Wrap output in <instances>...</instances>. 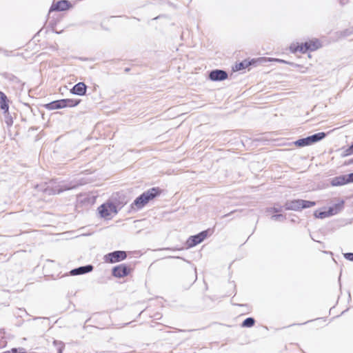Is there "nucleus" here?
Wrapping results in <instances>:
<instances>
[{
  "label": "nucleus",
  "instance_id": "obj_1",
  "mask_svg": "<svg viewBox=\"0 0 353 353\" xmlns=\"http://www.w3.org/2000/svg\"><path fill=\"white\" fill-rule=\"evenodd\" d=\"M162 190L159 187H152L138 196L130 205L132 209L140 210L150 201L159 196Z\"/></svg>",
  "mask_w": 353,
  "mask_h": 353
},
{
  "label": "nucleus",
  "instance_id": "obj_2",
  "mask_svg": "<svg viewBox=\"0 0 353 353\" xmlns=\"http://www.w3.org/2000/svg\"><path fill=\"white\" fill-rule=\"evenodd\" d=\"M54 182L52 181L48 183H44L41 185H37L36 189L39 192H43L47 195H54L62 193L64 191L70 190L76 188V185H72V183H64L54 185Z\"/></svg>",
  "mask_w": 353,
  "mask_h": 353
},
{
  "label": "nucleus",
  "instance_id": "obj_3",
  "mask_svg": "<svg viewBox=\"0 0 353 353\" xmlns=\"http://www.w3.org/2000/svg\"><path fill=\"white\" fill-rule=\"evenodd\" d=\"M321 46L322 45L319 39L314 38L305 41V42L293 43L290 46L289 49L292 53L299 52L305 54L307 52L315 51L319 49Z\"/></svg>",
  "mask_w": 353,
  "mask_h": 353
},
{
  "label": "nucleus",
  "instance_id": "obj_4",
  "mask_svg": "<svg viewBox=\"0 0 353 353\" xmlns=\"http://www.w3.org/2000/svg\"><path fill=\"white\" fill-rule=\"evenodd\" d=\"M327 133L321 132L307 136L306 137L299 139L293 142V144L298 148H303L311 145L321 141L325 138Z\"/></svg>",
  "mask_w": 353,
  "mask_h": 353
},
{
  "label": "nucleus",
  "instance_id": "obj_5",
  "mask_svg": "<svg viewBox=\"0 0 353 353\" xmlns=\"http://www.w3.org/2000/svg\"><path fill=\"white\" fill-rule=\"evenodd\" d=\"M214 232L213 228H208L203 230L196 234L190 236L186 241L187 248H193L203 242L208 236L212 235Z\"/></svg>",
  "mask_w": 353,
  "mask_h": 353
},
{
  "label": "nucleus",
  "instance_id": "obj_6",
  "mask_svg": "<svg viewBox=\"0 0 353 353\" xmlns=\"http://www.w3.org/2000/svg\"><path fill=\"white\" fill-rule=\"evenodd\" d=\"M100 217L110 220L112 219V214H117L119 212L117 205L113 202H105L97 208Z\"/></svg>",
  "mask_w": 353,
  "mask_h": 353
},
{
  "label": "nucleus",
  "instance_id": "obj_7",
  "mask_svg": "<svg viewBox=\"0 0 353 353\" xmlns=\"http://www.w3.org/2000/svg\"><path fill=\"white\" fill-rule=\"evenodd\" d=\"M127 256V252L125 251L115 250L105 254L103 260L105 263H115L125 260Z\"/></svg>",
  "mask_w": 353,
  "mask_h": 353
},
{
  "label": "nucleus",
  "instance_id": "obj_8",
  "mask_svg": "<svg viewBox=\"0 0 353 353\" xmlns=\"http://www.w3.org/2000/svg\"><path fill=\"white\" fill-rule=\"evenodd\" d=\"M111 272L114 277L121 279L129 275L132 272V268L126 263H121L114 266Z\"/></svg>",
  "mask_w": 353,
  "mask_h": 353
},
{
  "label": "nucleus",
  "instance_id": "obj_9",
  "mask_svg": "<svg viewBox=\"0 0 353 353\" xmlns=\"http://www.w3.org/2000/svg\"><path fill=\"white\" fill-rule=\"evenodd\" d=\"M228 77V72L221 69H214L208 72V79L211 81L217 82L227 79Z\"/></svg>",
  "mask_w": 353,
  "mask_h": 353
},
{
  "label": "nucleus",
  "instance_id": "obj_10",
  "mask_svg": "<svg viewBox=\"0 0 353 353\" xmlns=\"http://www.w3.org/2000/svg\"><path fill=\"white\" fill-rule=\"evenodd\" d=\"M72 7L71 2L68 0H59L57 1L55 3H53L50 9L49 12L57 11L61 12L69 10Z\"/></svg>",
  "mask_w": 353,
  "mask_h": 353
},
{
  "label": "nucleus",
  "instance_id": "obj_11",
  "mask_svg": "<svg viewBox=\"0 0 353 353\" xmlns=\"http://www.w3.org/2000/svg\"><path fill=\"white\" fill-rule=\"evenodd\" d=\"M94 269V266L91 264L79 266L74 268L70 271V274L72 276L83 275L91 272Z\"/></svg>",
  "mask_w": 353,
  "mask_h": 353
},
{
  "label": "nucleus",
  "instance_id": "obj_12",
  "mask_svg": "<svg viewBox=\"0 0 353 353\" xmlns=\"http://www.w3.org/2000/svg\"><path fill=\"white\" fill-rule=\"evenodd\" d=\"M87 88L88 87L84 82H79L73 85L70 90V92L72 94L82 97L86 94Z\"/></svg>",
  "mask_w": 353,
  "mask_h": 353
},
{
  "label": "nucleus",
  "instance_id": "obj_13",
  "mask_svg": "<svg viewBox=\"0 0 353 353\" xmlns=\"http://www.w3.org/2000/svg\"><path fill=\"white\" fill-rule=\"evenodd\" d=\"M345 207V201L340 199L338 203L333 204L327 208L330 216L336 215L341 212Z\"/></svg>",
  "mask_w": 353,
  "mask_h": 353
},
{
  "label": "nucleus",
  "instance_id": "obj_14",
  "mask_svg": "<svg viewBox=\"0 0 353 353\" xmlns=\"http://www.w3.org/2000/svg\"><path fill=\"white\" fill-rule=\"evenodd\" d=\"M349 183L347 174H342L331 179L330 185L333 187L341 186Z\"/></svg>",
  "mask_w": 353,
  "mask_h": 353
},
{
  "label": "nucleus",
  "instance_id": "obj_15",
  "mask_svg": "<svg viewBox=\"0 0 353 353\" xmlns=\"http://www.w3.org/2000/svg\"><path fill=\"white\" fill-rule=\"evenodd\" d=\"M284 210L300 211V199L287 201L284 204Z\"/></svg>",
  "mask_w": 353,
  "mask_h": 353
},
{
  "label": "nucleus",
  "instance_id": "obj_16",
  "mask_svg": "<svg viewBox=\"0 0 353 353\" xmlns=\"http://www.w3.org/2000/svg\"><path fill=\"white\" fill-rule=\"evenodd\" d=\"M43 107L48 110H54L64 108L62 99L52 101L43 105Z\"/></svg>",
  "mask_w": 353,
  "mask_h": 353
},
{
  "label": "nucleus",
  "instance_id": "obj_17",
  "mask_svg": "<svg viewBox=\"0 0 353 353\" xmlns=\"http://www.w3.org/2000/svg\"><path fill=\"white\" fill-rule=\"evenodd\" d=\"M0 109L3 112H6L9 110V99L6 94L0 90Z\"/></svg>",
  "mask_w": 353,
  "mask_h": 353
},
{
  "label": "nucleus",
  "instance_id": "obj_18",
  "mask_svg": "<svg viewBox=\"0 0 353 353\" xmlns=\"http://www.w3.org/2000/svg\"><path fill=\"white\" fill-rule=\"evenodd\" d=\"M81 101V100L79 99H62V102L64 108L76 107L80 103Z\"/></svg>",
  "mask_w": 353,
  "mask_h": 353
},
{
  "label": "nucleus",
  "instance_id": "obj_19",
  "mask_svg": "<svg viewBox=\"0 0 353 353\" xmlns=\"http://www.w3.org/2000/svg\"><path fill=\"white\" fill-rule=\"evenodd\" d=\"M314 216L316 219H323L325 218L330 216L328 214L327 210L325 208H319L314 212Z\"/></svg>",
  "mask_w": 353,
  "mask_h": 353
},
{
  "label": "nucleus",
  "instance_id": "obj_20",
  "mask_svg": "<svg viewBox=\"0 0 353 353\" xmlns=\"http://www.w3.org/2000/svg\"><path fill=\"white\" fill-rule=\"evenodd\" d=\"M2 76L4 79H6L12 83H17V84H21L22 85H23L25 84L24 83H21V81L17 77H16L15 75H14L11 73L4 72L2 74Z\"/></svg>",
  "mask_w": 353,
  "mask_h": 353
},
{
  "label": "nucleus",
  "instance_id": "obj_21",
  "mask_svg": "<svg viewBox=\"0 0 353 353\" xmlns=\"http://www.w3.org/2000/svg\"><path fill=\"white\" fill-rule=\"evenodd\" d=\"M247 59L243 60L239 63H236L235 65L232 67V70L234 72L240 71L244 70L245 68H248Z\"/></svg>",
  "mask_w": 353,
  "mask_h": 353
},
{
  "label": "nucleus",
  "instance_id": "obj_22",
  "mask_svg": "<svg viewBox=\"0 0 353 353\" xmlns=\"http://www.w3.org/2000/svg\"><path fill=\"white\" fill-rule=\"evenodd\" d=\"M265 61H266V59H265V58H263V57H260V58H256V59L254 58V59H247V62H249L248 63V68L255 67L259 63H263Z\"/></svg>",
  "mask_w": 353,
  "mask_h": 353
},
{
  "label": "nucleus",
  "instance_id": "obj_23",
  "mask_svg": "<svg viewBox=\"0 0 353 353\" xmlns=\"http://www.w3.org/2000/svg\"><path fill=\"white\" fill-rule=\"evenodd\" d=\"M256 321L253 317H248L244 319L241 323V327H248L250 328L254 325Z\"/></svg>",
  "mask_w": 353,
  "mask_h": 353
},
{
  "label": "nucleus",
  "instance_id": "obj_24",
  "mask_svg": "<svg viewBox=\"0 0 353 353\" xmlns=\"http://www.w3.org/2000/svg\"><path fill=\"white\" fill-rule=\"evenodd\" d=\"M316 205V202L313 201H307L300 199V210L303 209L310 208Z\"/></svg>",
  "mask_w": 353,
  "mask_h": 353
},
{
  "label": "nucleus",
  "instance_id": "obj_25",
  "mask_svg": "<svg viewBox=\"0 0 353 353\" xmlns=\"http://www.w3.org/2000/svg\"><path fill=\"white\" fill-rule=\"evenodd\" d=\"M339 37H347L353 34V26L337 32Z\"/></svg>",
  "mask_w": 353,
  "mask_h": 353
},
{
  "label": "nucleus",
  "instance_id": "obj_26",
  "mask_svg": "<svg viewBox=\"0 0 353 353\" xmlns=\"http://www.w3.org/2000/svg\"><path fill=\"white\" fill-rule=\"evenodd\" d=\"M341 150H343L341 154V157H346L353 154V142L347 148H342Z\"/></svg>",
  "mask_w": 353,
  "mask_h": 353
},
{
  "label": "nucleus",
  "instance_id": "obj_27",
  "mask_svg": "<svg viewBox=\"0 0 353 353\" xmlns=\"http://www.w3.org/2000/svg\"><path fill=\"white\" fill-rule=\"evenodd\" d=\"M4 115V121L6 125L10 127L12 126L13 124V119L11 114L9 112V110L6 112H3Z\"/></svg>",
  "mask_w": 353,
  "mask_h": 353
},
{
  "label": "nucleus",
  "instance_id": "obj_28",
  "mask_svg": "<svg viewBox=\"0 0 353 353\" xmlns=\"http://www.w3.org/2000/svg\"><path fill=\"white\" fill-rule=\"evenodd\" d=\"M284 209V205H281L278 203L274 204L272 208H268L267 212H274L275 214L279 213L283 211Z\"/></svg>",
  "mask_w": 353,
  "mask_h": 353
},
{
  "label": "nucleus",
  "instance_id": "obj_29",
  "mask_svg": "<svg viewBox=\"0 0 353 353\" xmlns=\"http://www.w3.org/2000/svg\"><path fill=\"white\" fill-rule=\"evenodd\" d=\"M53 346L57 349V353H62L65 347V344L62 341L54 340Z\"/></svg>",
  "mask_w": 353,
  "mask_h": 353
},
{
  "label": "nucleus",
  "instance_id": "obj_30",
  "mask_svg": "<svg viewBox=\"0 0 353 353\" xmlns=\"http://www.w3.org/2000/svg\"><path fill=\"white\" fill-rule=\"evenodd\" d=\"M271 219H272L274 221H278L283 222L286 219V216L284 214H282L277 213V214H274L272 215Z\"/></svg>",
  "mask_w": 353,
  "mask_h": 353
},
{
  "label": "nucleus",
  "instance_id": "obj_31",
  "mask_svg": "<svg viewBox=\"0 0 353 353\" xmlns=\"http://www.w3.org/2000/svg\"><path fill=\"white\" fill-rule=\"evenodd\" d=\"M1 353H26V352L24 350V348H22V347L21 348L13 347L10 350L4 351Z\"/></svg>",
  "mask_w": 353,
  "mask_h": 353
},
{
  "label": "nucleus",
  "instance_id": "obj_32",
  "mask_svg": "<svg viewBox=\"0 0 353 353\" xmlns=\"http://www.w3.org/2000/svg\"><path fill=\"white\" fill-rule=\"evenodd\" d=\"M343 256L345 259L353 261V252H346L343 254Z\"/></svg>",
  "mask_w": 353,
  "mask_h": 353
},
{
  "label": "nucleus",
  "instance_id": "obj_33",
  "mask_svg": "<svg viewBox=\"0 0 353 353\" xmlns=\"http://www.w3.org/2000/svg\"><path fill=\"white\" fill-rule=\"evenodd\" d=\"M275 61H277V62H279V63H286V64H288V65H290L299 66V65L295 64V63H294L292 62H289V61H285V60H283V59H275Z\"/></svg>",
  "mask_w": 353,
  "mask_h": 353
},
{
  "label": "nucleus",
  "instance_id": "obj_34",
  "mask_svg": "<svg viewBox=\"0 0 353 353\" xmlns=\"http://www.w3.org/2000/svg\"><path fill=\"white\" fill-rule=\"evenodd\" d=\"M347 176L348 178L349 183H353V172L350 174H347Z\"/></svg>",
  "mask_w": 353,
  "mask_h": 353
},
{
  "label": "nucleus",
  "instance_id": "obj_35",
  "mask_svg": "<svg viewBox=\"0 0 353 353\" xmlns=\"http://www.w3.org/2000/svg\"><path fill=\"white\" fill-rule=\"evenodd\" d=\"M183 248H164V250H181Z\"/></svg>",
  "mask_w": 353,
  "mask_h": 353
},
{
  "label": "nucleus",
  "instance_id": "obj_36",
  "mask_svg": "<svg viewBox=\"0 0 353 353\" xmlns=\"http://www.w3.org/2000/svg\"><path fill=\"white\" fill-rule=\"evenodd\" d=\"M236 211L234 210V211H232L230 212V213H228V214H224L222 217L224 218V217H228V216H230L231 214H232L233 213H234Z\"/></svg>",
  "mask_w": 353,
  "mask_h": 353
},
{
  "label": "nucleus",
  "instance_id": "obj_37",
  "mask_svg": "<svg viewBox=\"0 0 353 353\" xmlns=\"http://www.w3.org/2000/svg\"><path fill=\"white\" fill-rule=\"evenodd\" d=\"M168 258H170V259H174V258H175V259H182V260H183V261H186V260H185L184 258L181 257V256H168Z\"/></svg>",
  "mask_w": 353,
  "mask_h": 353
},
{
  "label": "nucleus",
  "instance_id": "obj_38",
  "mask_svg": "<svg viewBox=\"0 0 353 353\" xmlns=\"http://www.w3.org/2000/svg\"><path fill=\"white\" fill-rule=\"evenodd\" d=\"M130 70V68H125L124 69V71H125V72H128Z\"/></svg>",
  "mask_w": 353,
  "mask_h": 353
},
{
  "label": "nucleus",
  "instance_id": "obj_39",
  "mask_svg": "<svg viewBox=\"0 0 353 353\" xmlns=\"http://www.w3.org/2000/svg\"><path fill=\"white\" fill-rule=\"evenodd\" d=\"M4 54H5V55H6V56H9V53H8V51H6H6H4Z\"/></svg>",
  "mask_w": 353,
  "mask_h": 353
},
{
  "label": "nucleus",
  "instance_id": "obj_40",
  "mask_svg": "<svg viewBox=\"0 0 353 353\" xmlns=\"http://www.w3.org/2000/svg\"><path fill=\"white\" fill-rule=\"evenodd\" d=\"M310 321H307L306 322H304L303 324H306L307 323L310 322ZM300 325H303V323H301Z\"/></svg>",
  "mask_w": 353,
  "mask_h": 353
},
{
  "label": "nucleus",
  "instance_id": "obj_41",
  "mask_svg": "<svg viewBox=\"0 0 353 353\" xmlns=\"http://www.w3.org/2000/svg\"><path fill=\"white\" fill-rule=\"evenodd\" d=\"M90 320V318L88 319L85 321V323H87Z\"/></svg>",
  "mask_w": 353,
  "mask_h": 353
},
{
  "label": "nucleus",
  "instance_id": "obj_42",
  "mask_svg": "<svg viewBox=\"0 0 353 353\" xmlns=\"http://www.w3.org/2000/svg\"><path fill=\"white\" fill-rule=\"evenodd\" d=\"M347 310H348V309L345 310V311H343L341 314H344V313H345Z\"/></svg>",
  "mask_w": 353,
  "mask_h": 353
},
{
  "label": "nucleus",
  "instance_id": "obj_43",
  "mask_svg": "<svg viewBox=\"0 0 353 353\" xmlns=\"http://www.w3.org/2000/svg\"><path fill=\"white\" fill-rule=\"evenodd\" d=\"M291 221H292V222H296V221H295L294 219H291Z\"/></svg>",
  "mask_w": 353,
  "mask_h": 353
},
{
  "label": "nucleus",
  "instance_id": "obj_44",
  "mask_svg": "<svg viewBox=\"0 0 353 353\" xmlns=\"http://www.w3.org/2000/svg\"><path fill=\"white\" fill-rule=\"evenodd\" d=\"M55 33H56V34H60L61 32H57V31H55Z\"/></svg>",
  "mask_w": 353,
  "mask_h": 353
},
{
  "label": "nucleus",
  "instance_id": "obj_45",
  "mask_svg": "<svg viewBox=\"0 0 353 353\" xmlns=\"http://www.w3.org/2000/svg\"><path fill=\"white\" fill-rule=\"evenodd\" d=\"M41 32V30H39V32H37V34H39V32Z\"/></svg>",
  "mask_w": 353,
  "mask_h": 353
},
{
  "label": "nucleus",
  "instance_id": "obj_46",
  "mask_svg": "<svg viewBox=\"0 0 353 353\" xmlns=\"http://www.w3.org/2000/svg\"><path fill=\"white\" fill-rule=\"evenodd\" d=\"M41 32V30H39V32H37V34H39V32Z\"/></svg>",
  "mask_w": 353,
  "mask_h": 353
},
{
  "label": "nucleus",
  "instance_id": "obj_47",
  "mask_svg": "<svg viewBox=\"0 0 353 353\" xmlns=\"http://www.w3.org/2000/svg\"><path fill=\"white\" fill-rule=\"evenodd\" d=\"M41 32V30H39V32H37V34H39V32Z\"/></svg>",
  "mask_w": 353,
  "mask_h": 353
},
{
  "label": "nucleus",
  "instance_id": "obj_48",
  "mask_svg": "<svg viewBox=\"0 0 353 353\" xmlns=\"http://www.w3.org/2000/svg\"><path fill=\"white\" fill-rule=\"evenodd\" d=\"M350 163H353V159L350 160Z\"/></svg>",
  "mask_w": 353,
  "mask_h": 353
}]
</instances>
